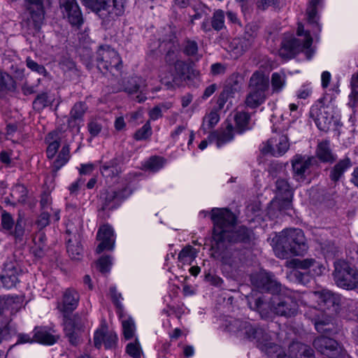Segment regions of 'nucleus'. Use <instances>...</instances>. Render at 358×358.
<instances>
[{"mask_svg": "<svg viewBox=\"0 0 358 358\" xmlns=\"http://www.w3.org/2000/svg\"><path fill=\"white\" fill-rule=\"evenodd\" d=\"M227 328L229 331L235 334L237 337L256 341L258 347L264 351L269 358L286 357L281 348L271 343L268 334L258 325L252 324L248 321L235 319L229 322Z\"/></svg>", "mask_w": 358, "mask_h": 358, "instance_id": "obj_1", "label": "nucleus"}, {"mask_svg": "<svg viewBox=\"0 0 358 358\" xmlns=\"http://www.w3.org/2000/svg\"><path fill=\"white\" fill-rule=\"evenodd\" d=\"M299 303L307 304L305 293L301 294L297 292H288L274 296L270 305L263 297H258L255 299L254 306L251 308L259 312L264 319L269 317L267 310L268 307L277 315L291 317L296 315Z\"/></svg>", "mask_w": 358, "mask_h": 358, "instance_id": "obj_2", "label": "nucleus"}, {"mask_svg": "<svg viewBox=\"0 0 358 358\" xmlns=\"http://www.w3.org/2000/svg\"><path fill=\"white\" fill-rule=\"evenodd\" d=\"M211 219L214 224L213 231L217 224L223 229V241L229 243H248L250 240V233L245 227L235 229L236 217L227 208H214L211 211Z\"/></svg>", "mask_w": 358, "mask_h": 358, "instance_id": "obj_3", "label": "nucleus"}, {"mask_svg": "<svg viewBox=\"0 0 358 358\" xmlns=\"http://www.w3.org/2000/svg\"><path fill=\"white\" fill-rule=\"evenodd\" d=\"M308 246L303 231L300 229L284 230L280 237L279 243L275 248L278 257L285 259L289 252L294 255H303Z\"/></svg>", "mask_w": 358, "mask_h": 358, "instance_id": "obj_4", "label": "nucleus"}, {"mask_svg": "<svg viewBox=\"0 0 358 358\" xmlns=\"http://www.w3.org/2000/svg\"><path fill=\"white\" fill-rule=\"evenodd\" d=\"M105 22L114 20L124 12L125 0H81Z\"/></svg>", "mask_w": 358, "mask_h": 358, "instance_id": "obj_5", "label": "nucleus"}, {"mask_svg": "<svg viewBox=\"0 0 358 358\" xmlns=\"http://www.w3.org/2000/svg\"><path fill=\"white\" fill-rule=\"evenodd\" d=\"M22 14V27L29 30L38 31L45 19L43 0H25Z\"/></svg>", "mask_w": 358, "mask_h": 358, "instance_id": "obj_6", "label": "nucleus"}, {"mask_svg": "<svg viewBox=\"0 0 358 358\" xmlns=\"http://www.w3.org/2000/svg\"><path fill=\"white\" fill-rule=\"evenodd\" d=\"M96 65L103 74L110 72L115 76L120 71L122 59L114 49L108 45H101L96 52Z\"/></svg>", "mask_w": 358, "mask_h": 358, "instance_id": "obj_7", "label": "nucleus"}, {"mask_svg": "<svg viewBox=\"0 0 358 358\" xmlns=\"http://www.w3.org/2000/svg\"><path fill=\"white\" fill-rule=\"evenodd\" d=\"M334 279L336 284L346 289H353L358 285V270L342 260L334 263Z\"/></svg>", "mask_w": 358, "mask_h": 358, "instance_id": "obj_8", "label": "nucleus"}, {"mask_svg": "<svg viewBox=\"0 0 358 358\" xmlns=\"http://www.w3.org/2000/svg\"><path fill=\"white\" fill-rule=\"evenodd\" d=\"M313 43L312 37L309 34H306V38L301 41L292 36H285L279 49V55L285 59H290L295 57L300 52L306 50V54L308 59L310 58V50H308Z\"/></svg>", "mask_w": 358, "mask_h": 358, "instance_id": "obj_9", "label": "nucleus"}, {"mask_svg": "<svg viewBox=\"0 0 358 358\" xmlns=\"http://www.w3.org/2000/svg\"><path fill=\"white\" fill-rule=\"evenodd\" d=\"M287 266L295 268L291 272V274L299 282L303 284L308 282V275L299 271L297 269H310L309 272L312 276H320L324 270V266L313 258L293 259L287 262Z\"/></svg>", "mask_w": 358, "mask_h": 358, "instance_id": "obj_10", "label": "nucleus"}, {"mask_svg": "<svg viewBox=\"0 0 358 358\" xmlns=\"http://www.w3.org/2000/svg\"><path fill=\"white\" fill-rule=\"evenodd\" d=\"M292 178L296 182L301 183L308 180L311 173V169L317 165V159L313 156L295 155L291 159Z\"/></svg>", "mask_w": 358, "mask_h": 358, "instance_id": "obj_11", "label": "nucleus"}, {"mask_svg": "<svg viewBox=\"0 0 358 358\" xmlns=\"http://www.w3.org/2000/svg\"><path fill=\"white\" fill-rule=\"evenodd\" d=\"M222 232L223 229L217 224L215 230L213 232V256L220 259L225 264L232 265L235 262L234 253L228 249L227 243L223 241Z\"/></svg>", "mask_w": 358, "mask_h": 358, "instance_id": "obj_12", "label": "nucleus"}, {"mask_svg": "<svg viewBox=\"0 0 358 358\" xmlns=\"http://www.w3.org/2000/svg\"><path fill=\"white\" fill-rule=\"evenodd\" d=\"M306 300H316L321 308L331 310L336 313L341 305V296L328 289H322L310 293H305Z\"/></svg>", "mask_w": 358, "mask_h": 358, "instance_id": "obj_13", "label": "nucleus"}, {"mask_svg": "<svg viewBox=\"0 0 358 358\" xmlns=\"http://www.w3.org/2000/svg\"><path fill=\"white\" fill-rule=\"evenodd\" d=\"M275 135L264 144L261 150L264 155L270 154L274 157L283 155L289 148V143L287 134L278 133L274 131Z\"/></svg>", "mask_w": 358, "mask_h": 358, "instance_id": "obj_14", "label": "nucleus"}, {"mask_svg": "<svg viewBox=\"0 0 358 358\" xmlns=\"http://www.w3.org/2000/svg\"><path fill=\"white\" fill-rule=\"evenodd\" d=\"M1 224L2 229L7 231L9 235L13 236L17 241H22L25 229V220L22 216L18 215L15 221L12 215L3 211L1 216Z\"/></svg>", "mask_w": 358, "mask_h": 358, "instance_id": "obj_15", "label": "nucleus"}, {"mask_svg": "<svg viewBox=\"0 0 358 358\" xmlns=\"http://www.w3.org/2000/svg\"><path fill=\"white\" fill-rule=\"evenodd\" d=\"M257 25H247L243 35L233 40L231 45L236 54L242 55L254 45L257 36Z\"/></svg>", "mask_w": 358, "mask_h": 358, "instance_id": "obj_16", "label": "nucleus"}, {"mask_svg": "<svg viewBox=\"0 0 358 358\" xmlns=\"http://www.w3.org/2000/svg\"><path fill=\"white\" fill-rule=\"evenodd\" d=\"M131 194V190L127 186L117 191L106 190L101 194V199H102L101 209L105 210L116 208Z\"/></svg>", "mask_w": 358, "mask_h": 358, "instance_id": "obj_17", "label": "nucleus"}, {"mask_svg": "<svg viewBox=\"0 0 358 358\" xmlns=\"http://www.w3.org/2000/svg\"><path fill=\"white\" fill-rule=\"evenodd\" d=\"M189 66L185 62L178 60L174 64L171 78L162 77V83L168 87H180L189 78Z\"/></svg>", "mask_w": 358, "mask_h": 358, "instance_id": "obj_18", "label": "nucleus"}, {"mask_svg": "<svg viewBox=\"0 0 358 358\" xmlns=\"http://www.w3.org/2000/svg\"><path fill=\"white\" fill-rule=\"evenodd\" d=\"M306 314L313 322L315 327L318 332L328 334L333 330V317L329 314L319 310L315 308H311Z\"/></svg>", "mask_w": 358, "mask_h": 358, "instance_id": "obj_19", "label": "nucleus"}, {"mask_svg": "<svg viewBox=\"0 0 358 358\" xmlns=\"http://www.w3.org/2000/svg\"><path fill=\"white\" fill-rule=\"evenodd\" d=\"M313 345L318 352L329 358H336L341 352L337 341L327 336L317 337L314 340Z\"/></svg>", "mask_w": 358, "mask_h": 358, "instance_id": "obj_20", "label": "nucleus"}, {"mask_svg": "<svg viewBox=\"0 0 358 358\" xmlns=\"http://www.w3.org/2000/svg\"><path fill=\"white\" fill-rule=\"evenodd\" d=\"M59 6L64 17L72 26L79 27L83 23V15L76 0H59Z\"/></svg>", "mask_w": 358, "mask_h": 358, "instance_id": "obj_21", "label": "nucleus"}, {"mask_svg": "<svg viewBox=\"0 0 358 358\" xmlns=\"http://www.w3.org/2000/svg\"><path fill=\"white\" fill-rule=\"evenodd\" d=\"M64 331L69 343L73 346L78 345L80 342L81 334L84 331V325L80 318L74 316L66 319Z\"/></svg>", "mask_w": 358, "mask_h": 358, "instance_id": "obj_22", "label": "nucleus"}, {"mask_svg": "<svg viewBox=\"0 0 358 358\" xmlns=\"http://www.w3.org/2000/svg\"><path fill=\"white\" fill-rule=\"evenodd\" d=\"M252 282L260 292L274 293L280 288V284L275 280L274 275L266 272H261L252 276Z\"/></svg>", "mask_w": 358, "mask_h": 358, "instance_id": "obj_23", "label": "nucleus"}, {"mask_svg": "<svg viewBox=\"0 0 358 358\" xmlns=\"http://www.w3.org/2000/svg\"><path fill=\"white\" fill-rule=\"evenodd\" d=\"M96 238L100 243L96 248V252L101 253L105 250H112L114 248L115 237L113 229L108 224H104L99 227Z\"/></svg>", "mask_w": 358, "mask_h": 358, "instance_id": "obj_24", "label": "nucleus"}, {"mask_svg": "<svg viewBox=\"0 0 358 358\" xmlns=\"http://www.w3.org/2000/svg\"><path fill=\"white\" fill-rule=\"evenodd\" d=\"M18 271L17 264L15 262L10 261L4 264L0 275V283L3 287L10 289L15 287L18 282Z\"/></svg>", "mask_w": 358, "mask_h": 358, "instance_id": "obj_25", "label": "nucleus"}, {"mask_svg": "<svg viewBox=\"0 0 358 358\" xmlns=\"http://www.w3.org/2000/svg\"><path fill=\"white\" fill-rule=\"evenodd\" d=\"M324 106L322 99H319L310 110V117L314 120L317 127L324 130L326 128L327 123L329 121L326 113L324 111Z\"/></svg>", "mask_w": 358, "mask_h": 358, "instance_id": "obj_26", "label": "nucleus"}, {"mask_svg": "<svg viewBox=\"0 0 358 358\" xmlns=\"http://www.w3.org/2000/svg\"><path fill=\"white\" fill-rule=\"evenodd\" d=\"M79 300V293L75 289H66L63 294L62 305L60 310L65 313H72L77 308Z\"/></svg>", "mask_w": 358, "mask_h": 358, "instance_id": "obj_27", "label": "nucleus"}, {"mask_svg": "<svg viewBox=\"0 0 358 358\" xmlns=\"http://www.w3.org/2000/svg\"><path fill=\"white\" fill-rule=\"evenodd\" d=\"M269 80L264 72L257 71L251 76L248 89L250 90L259 91L266 94L268 90Z\"/></svg>", "mask_w": 358, "mask_h": 358, "instance_id": "obj_28", "label": "nucleus"}, {"mask_svg": "<svg viewBox=\"0 0 358 358\" xmlns=\"http://www.w3.org/2000/svg\"><path fill=\"white\" fill-rule=\"evenodd\" d=\"M290 358H315L313 350L308 345L299 342H293L289 346Z\"/></svg>", "mask_w": 358, "mask_h": 358, "instance_id": "obj_29", "label": "nucleus"}, {"mask_svg": "<svg viewBox=\"0 0 358 358\" xmlns=\"http://www.w3.org/2000/svg\"><path fill=\"white\" fill-rule=\"evenodd\" d=\"M99 170L104 178L110 179L118 177L122 172L119 166V160L117 157H114L110 161L104 162L100 166Z\"/></svg>", "mask_w": 358, "mask_h": 358, "instance_id": "obj_30", "label": "nucleus"}, {"mask_svg": "<svg viewBox=\"0 0 358 358\" xmlns=\"http://www.w3.org/2000/svg\"><path fill=\"white\" fill-rule=\"evenodd\" d=\"M316 156L324 163L332 164L336 160V155L332 152L328 141H322L317 145Z\"/></svg>", "mask_w": 358, "mask_h": 358, "instance_id": "obj_31", "label": "nucleus"}, {"mask_svg": "<svg viewBox=\"0 0 358 358\" xmlns=\"http://www.w3.org/2000/svg\"><path fill=\"white\" fill-rule=\"evenodd\" d=\"M266 99V93L249 90L244 103L247 108L255 109L263 104Z\"/></svg>", "mask_w": 358, "mask_h": 358, "instance_id": "obj_32", "label": "nucleus"}, {"mask_svg": "<svg viewBox=\"0 0 358 358\" xmlns=\"http://www.w3.org/2000/svg\"><path fill=\"white\" fill-rule=\"evenodd\" d=\"M250 120L251 117L249 113L245 111L237 112L234 115L236 131L238 134H243L244 131L252 129Z\"/></svg>", "mask_w": 358, "mask_h": 358, "instance_id": "obj_33", "label": "nucleus"}, {"mask_svg": "<svg viewBox=\"0 0 358 358\" xmlns=\"http://www.w3.org/2000/svg\"><path fill=\"white\" fill-rule=\"evenodd\" d=\"M34 341L45 345H52L59 338L58 336L52 334L45 327H36L34 330Z\"/></svg>", "mask_w": 358, "mask_h": 358, "instance_id": "obj_34", "label": "nucleus"}, {"mask_svg": "<svg viewBox=\"0 0 358 358\" xmlns=\"http://www.w3.org/2000/svg\"><path fill=\"white\" fill-rule=\"evenodd\" d=\"M224 124L226 125L225 128L219 134H213L209 136V138H217V147H220L223 144L231 141L234 136L236 129L232 124L229 122H225Z\"/></svg>", "mask_w": 358, "mask_h": 358, "instance_id": "obj_35", "label": "nucleus"}, {"mask_svg": "<svg viewBox=\"0 0 358 358\" xmlns=\"http://www.w3.org/2000/svg\"><path fill=\"white\" fill-rule=\"evenodd\" d=\"M147 89L145 80L141 77H131L124 87V91L129 94H134L138 92H145Z\"/></svg>", "mask_w": 358, "mask_h": 358, "instance_id": "obj_36", "label": "nucleus"}, {"mask_svg": "<svg viewBox=\"0 0 358 358\" xmlns=\"http://www.w3.org/2000/svg\"><path fill=\"white\" fill-rule=\"evenodd\" d=\"M350 165L351 162L348 158L340 160L330 171L329 178L331 180L334 182L338 181Z\"/></svg>", "mask_w": 358, "mask_h": 358, "instance_id": "obj_37", "label": "nucleus"}, {"mask_svg": "<svg viewBox=\"0 0 358 358\" xmlns=\"http://www.w3.org/2000/svg\"><path fill=\"white\" fill-rule=\"evenodd\" d=\"M80 236L75 235L66 240L67 252L71 259H79L83 252V247L80 242Z\"/></svg>", "mask_w": 358, "mask_h": 358, "instance_id": "obj_38", "label": "nucleus"}, {"mask_svg": "<svg viewBox=\"0 0 358 358\" xmlns=\"http://www.w3.org/2000/svg\"><path fill=\"white\" fill-rule=\"evenodd\" d=\"M322 0H311L307 8V19L310 24L313 25L317 31H320V27L317 22L318 17L317 15V6Z\"/></svg>", "mask_w": 358, "mask_h": 358, "instance_id": "obj_39", "label": "nucleus"}, {"mask_svg": "<svg viewBox=\"0 0 358 358\" xmlns=\"http://www.w3.org/2000/svg\"><path fill=\"white\" fill-rule=\"evenodd\" d=\"M52 101L46 92L38 94L33 101V108L37 112L42 111L45 108L51 106Z\"/></svg>", "mask_w": 358, "mask_h": 358, "instance_id": "obj_40", "label": "nucleus"}, {"mask_svg": "<svg viewBox=\"0 0 358 358\" xmlns=\"http://www.w3.org/2000/svg\"><path fill=\"white\" fill-rule=\"evenodd\" d=\"M276 197H292L293 192L288 182L285 179H278L275 182Z\"/></svg>", "mask_w": 358, "mask_h": 358, "instance_id": "obj_41", "label": "nucleus"}, {"mask_svg": "<svg viewBox=\"0 0 358 358\" xmlns=\"http://www.w3.org/2000/svg\"><path fill=\"white\" fill-rule=\"evenodd\" d=\"M70 159V148L68 145H64L59 152L57 159L53 163L55 171H58L62 166L66 164Z\"/></svg>", "mask_w": 358, "mask_h": 358, "instance_id": "obj_42", "label": "nucleus"}, {"mask_svg": "<svg viewBox=\"0 0 358 358\" xmlns=\"http://www.w3.org/2000/svg\"><path fill=\"white\" fill-rule=\"evenodd\" d=\"M87 110V106L84 102L76 103L70 112L69 122L72 120H81Z\"/></svg>", "mask_w": 358, "mask_h": 358, "instance_id": "obj_43", "label": "nucleus"}, {"mask_svg": "<svg viewBox=\"0 0 358 358\" xmlns=\"http://www.w3.org/2000/svg\"><path fill=\"white\" fill-rule=\"evenodd\" d=\"M286 76L283 72H275L271 76V85L274 92H280L285 85Z\"/></svg>", "mask_w": 358, "mask_h": 358, "instance_id": "obj_44", "label": "nucleus"}, {"mask_svg": "<svg viewBox=\"0 0 358 358\" xmlns=\"http://www.w3.org/2000/svg\"><path fill=\"white\" fill-rule=\"evenodd\" d=\"M292 197H275L271 203V208L278 209L280 211L288 210L292 206Z\"/></svg>", "mask_w": 358, "mask_h": 358, "instance_id": "obj_45", "label": "nucleus"}, {"mask_svg": "<svg viewBox=\"0 0 358 358\" xmlns=\"http://www.w3.org/2000/svg\"><path fill=\"white\" fill-rule=\"evenodd\" d=\"M57 135V133L55 132H51L48 134V138L52 140V141L49 143L46 150L47 157L49 159H52L55 157L60 146L59 139L57 138H55Z\"/></svg>", "mask_w": 358, "mask_h": 358, "instance_id": "obj_46", "label": "nucleus"}, {"mask_svg": "<svg viewBox=\"0 0 358 358\" xmlns=\"http://www.w3.org/2000/svg\"><path fill=\"white\" fill-rule=\"evenodd\" d=\"M122 326L123 330V334L125 339L129 340L133 338L134 336L136 327L134 321L132 318L128 317L122 320Z\"/></svg>", "mask_w": 358, "mask_h": 358, "instance_id": "obj_47", "label": "nucleus"}, {"mask_svg": "<svg viewBox=\"0 0 358 358\" xmlns=\"http://www.w3.org/2000/svg\"><path fill=\"white\" fill-rule=\"evenodd\" d=\"M196 255L197 252L196 249L191 245H187L180 252L178 259L182 262H192L196 257Z\"/></svg>", "mask_w": 358, "mask_h": 358, "instance_id": "obj_48", "label": "nucleus"}, {"mask_svg": "<svg viewBox=\"0 0 358 358\" xmlns=\"http://www.w3.org/2000/svg\"><path fill=\"white\" fill-rule=\"evenodd\" d=\"M194 14L190 15L191 20L190 23L194 24V20H199L203 17H206L210 13L209 8L206 7L205 5L199 3L193 8Z\"/></svg>", "mask_w": 358, "mask_h": 358, "instance_id": "obj_49", "label": "nucleus"}, {"mask_svg": "<svg viewBox=\"0 0 358 358\" xmlns=\"http://www.w3.org/2000/svg\"><path fill=\"white\" fill-rule=\"evenodd\" d=\"M211 27L215 31H220L224 27V13L222 10H217L214 12Z\"/></svg>", "mask_w": 358, "mask_h": 358, "instance_id": "obj_50", "label": "nucleus"}, {"mask_svg": "<svg viewBox=\"0 0 358 358\" xmlns=\"http://www.w3.org/2000/svg\"><path fill=\"white\" fill-rule=\"evenodd\" d=\"M184 54L190 57H196L198 54V44L196 41L186 40L182 45Z\"/></svg>", "mask_w": 358, "mask_h": 358, "instance_id": "obj_51", "label": "nucleus"}, {"mask_svg": "<svg viewBox=\"0 0 358 358\" xmlns=\"http://www.w3.org/2000/svg\"><path fill=\"white\" fill-rule=\"evenodd\" d=\"M126 352L133 358H141L143 353L140 344L137 340L127 345Z\"/></svg>", "mask_w": 358, "mask_h": 358, "instance_id": "obj_52", "label": "nucleus"}, {"mask_svg": "<svg viewBox=\"0 0 358 358\" xmlns=\"http://www.w3.org/2000/svg\"><path fill=\"white\" fill-rule=\"evenodd\" d=\"M152 135V129L150 122L148 121L141 129L136 131L134 138L137 141L148 138Z\"/></svg>", "mask_w": 358, "mask_h": 358, "instance_id": "obj_53", "label": "nucleus"}, {"mask_svg": "<svg viewBox=\"0 0 358 358\" xmlns=\"http://www.w3.org/2000/svg\"><path fill=\"white\" fill-rule=\"evenodd\" d=\"M220 120V115L215 110L210 111L203 118V126L207 125L208 129L215 127Z\"/></svg>", "mask_w": 358, "mask_h": 358, "instance_id": "obj_54", "label": "nucleus"}, {"mask_svg": "<svg viewBox=\"0 0 358 358\" xmlns=\"http://www.w3.org/2000/svg\"><path fill=\"white\" fill-rule=\"evenodd\" d=\"M107 327L106 326H101L94 333V345L96 348H100L102 343H103Z\"/></svg>", "mask_w": 358, "mask_h": 358, "instance_id": "obj_55", "label": "nucleus"}, {"mask_svg": "<svg viewBox=\"0 0 358 358\" xmlns=\"http://www.w3.org/2000/svg\"><path fill=\"white\" fill-rule=\"evenodd\" d=\"M322 250L327 258L334 257L338 252V248L331 242L324 243L322 245Z\"/></svg>", "mask_w": 358, "mask_h": 358, "instance_id": "obj_56", "label": "nucleus"}, {"mask_svg": "<svg viewBox=\"0 0 358 358\" xmlns=\"http://www.w3.org/2000/svg\"><path fill=\"white\" fill-rule=\"evenodd\" d=\"M163 159L159 157H151L146 163L148 169L156 172L163 166Z\"/></svg>", "mask_w": 358, "mask_h": 358, "instance_id": "obj_57", "label": "nucleus"}, {"mask_svg": "<svg viewBox=\"0 0 358 358\" xmlns=\"http://www.w3.org/2000/svg\"><path fill=\"white\" fill-rule=\"evenodd\" d=\"M111 264L112 262L110 256L101 257L97 262L99 269L102 273H106L109 271Z\"/></svg>", "mask_w": 358, "mask_h": 358, "instance_id": "obj_58", "label": "nucleus"}, {"mask_svg": "<svg viewBox=\"0 0 358 358\" xmlns=\"http://www.w3.org/2000/svg\"><path fill=\"white\" fill-rule=\"evenodd\" d=\"M88 131L91 136L95 137L99 135L102 129V125L96 120H92L87 124Z\"/></svg>", "mask_w": 358, "mask_h": 358, "instance_id": "obj_59", "label": "nucleus"}, {"mask_svg": "<svg viewBox=\"0 0 358 358\" xmlns=\"http://www.w3.org/2000/svg\"><path fill=\"white\" fill-rule=\"evenodd\" d=\"M50 224V212L48 210H42L38 217L36 224L38 228L43 229Z\"/></svg>", "mask_w": 358, "mask_h": 358, "instance_id": "obj_60", "label": "nucleus"}, {"mask_svg": "<svg viewBox=\"0 0 358 358\" xmlns=\"http://www.w3.org/2000/svg\"><path fill=\"white\" fill-rule=\"evenodd\" d=\"M20 299L18 297L10 296L8 297L5 301L4 303L6 306L10 305V312L15 313L17 312L21 307L20 305Z\"/></svg>", "mask_w": 358, "mask_h": 358, "instance_id": "obj_61", "label": "nucleus"}, {"mask_svg": "<svg viewBox=\"0 0 358 358\" xmlns=\"http://www.w3.org/2000/svg\"><path fill=\"white\" fill-rule=\"evenodd\" d=\"M105 339L103 341V344L105 345L106 348H112L115 345L116 341H117V336L116 334L112 333V332H108V329H106V333Z\"/></svg>", "mask_w": 358, "mask_h": 358, "instance_id": "obj_62", "label": "nucleus"}, {"mask_svg": "<svg viewBox=\"0 0 358 358\" xmlns=\"http://www.w3.org/2000/svg\"><path fill=\"white\" fill-rule=\"evenodd\" d=\"M26 63L27 67L33 71H36L41 74L43 73L45 71V69L43 66L38 64L37 62H34L29 57L27 59Z\"/></svg>", "mask_w": 358, "mask_h": 358, "instance_id": "obj_63", "label": "nucleus"}, {"mask_svg": "<svg viewBox=\"0 0 358 358\" xmlns=\"http://www.w3.org/2000/svg\"><path fill=\"white\" fill-rule=\"evenodd\" d=\"M52 198L49 194L44 193L41 195L40 204L42 210H48L50 208V211H52V209L50 208Z\"/></svg>", "mask_w": 358, "mask_h": 358, "instance_id": "obj_64", "label": "nucleus"}]
</instances>
